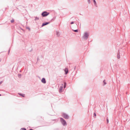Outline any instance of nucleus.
Listing matches in <instances>:
<instances>
[{
    "label": "nucleus",
    "instance_id": "14",
    "mask_svg": "<svg viewBox=\"0 0 130 130\" xmlns=\"http://www.w3.org/2000/svg\"><path fill=\"white\" fill-rule=\"evenodd\" d=\"M18 76L19 78H20L21 77L22 75L21 74H18Z\"/></svg>",
    "mask_w": 130,
    "mask_h": 130
},
{
    "label": "nucleus",
    "instance_id": "24",
    "mask_svg": "<svg viewBox=\"0 0 130 130\" xmlns=\"http://www.w3.org/2000/svg\"><path fill=\"white\" fill-rule=\"evenodd\" d=\"M96 114L95 112H94L93 114V117H96Z\"/></svg>",
    "mask_w": 130,
    "mask_h": 130
},
{
    "label": "nucleus",
    "instance_id": "15",
    "mask_svg": "<svg viewBox=\"0 0 130 130\" xmlns=\"http://www.w3.org/2000/svg\"><path fill=\"white\" fill-rule=\"evenodd\" d=\"M103 83H104V84H103V85L104 86L106 84V83L105 82V80H104L103 81Z\"/></svg>",
    "mask_w": 130,
    "mask_h": 130
},
{
    "label": "nucleus",
    "instance_id": "16",
    "mask_svg": "<svg viewBox=\"0 0 130 130\" xmlns=\"http://www.w3.org/2000/svg\"><path fill=\"white\" fill-rule=\"evenodd\" d=\"M56 35L57 36V37H58L60 35V34H59L58 32L57 31L56 33Z\"/></svg>",
    "mask_w": 130,
    "mask_h": 130
},
{
    "label": "nucleus",
    "instance_id": "4",
    "mask_svg": "<svg viewBox=\"0 0 130 130\" xmlns=\"http://www.w3.org/2000/svg\"><path fill=\"white\" fill-rule=\"evenodd\" d=\"M89 35V34L87 32H85L84 33V35L83 36V38L86 40H87L88 38Z\"/></svg>",
    "mask_w": 130,
    "mask_h": 130
},
{
    "label": "nucleus",
    "instance_id": "30",
    "mask_svg": "<svg viewBox=\"0 0 130 130\" xmlns=\"http://www.w3.org/2000/svg\"><path fill=\"white\" fill-rule=\"evenodd\" d=\"M56 19V17H53V19L54 20L55 19Z\"/></svg>",
    "mask_w": 130,
    "mask_h": 130
},
{
    "label": "nucleus",
    "instance_id": "29",
    "mask_svg": "<svg viewBox=\"0 0 130 130\" xmlns=\"http://www.w3.org/2000/svg\"><path fill=\"white\" fill-rule=\"evenodd\" d=\"M3 81H1L0 82V85L3 83Z\"/></svg>",
    "mask_w": 130,
    "mask_h": 130
},
{
    "label": "nucleus",
    "instance_id": "13",
    "mask_svg": "<svg viewBox=\"0 0 130 130\" xmlns=\"http://www.w3.org/2000/svg\"><path fill=\"white\" fill-rule=\"evenodd\" d=\"M64 85L63 86V87L64 88H66V86L67 85V83H66V82H65L64 83Z\"/></svg>",
    "mask_w": 130,
    "mask_h": 130
},
{
    "label": "nucleus",
    "instance_id": "33",
    "mask_svg": "<svg viewBox=\"0 0 130 130\" xmlns=\"http://www.w3.org/2000/svg\"><path fill=\"white\" fill-rule=\"evenodd\" d=\"M76 68V67H74V70H75V69Z\"/></svg>",
    "mask_w": 130,
    "mask_h": 130
},
{
    "label": "nucleus",
    "instance_id": "12",
    "mask_svg": "<svg viewBox=\"0 0 130 130\" xmlns=\"http://www.w3.org/2000/svg\"><path fill=\"white\" fill-rule=\"evenodd\" d=\"M120 53V52L119 51V53L117 54V58L118 59H119L120 58V55L119 54Z\"/></svg>",
    "mask_w": 130,
    "mask_h": 130
},
{
    "label": "nucleus",
    "instance_id": "27",
    "mask_svg": "<svg viewBox=\"0 0 130 130\" xmlns=\"http://www.w3.org/2000/svg\"><path fill=\"white\" fill-rule=\"evenodd\" d=\"M74 23V22L73 21L71 22L70 23V24H73Z\"/></svg>",
    "mask_w": 130,
    "mask_h": 130
},
{
    "label": "nucleus",
    "instance_id": "22",
    "mask_svg": "<svg viewBox=\"0 0 130 130\" xmlns=\"http://www.w3.org/2000/svg\"><path fill=\"white\" fill-rule=\"evenodd\" d=\"M106 121H107V123H109V122L108 117H107L106 118Z\"/></svg>",
    "mask_w": 130,
    "mask_h": 130
},
{
    "label": "nucleus",
    "instance_id": "36",
    "mask_svg": "<svg viewBox=\"0 0 130 130\" xmlns=\"http://www.w3.org/2000/svg\"><path fill=\"white\" fill-rule=\"evenodd\" d=\"M76 25L77 26V24H76Z\"/></svg>",
    "mask_w": 130,
    "mask_h": 130
},
{
    "label": "nucleus",
    "instance_id": "19",
    "mask_svg": "<svg viewBox=\"0 0 130 130\" xmlns=\"http://www.w3.org/2000/svg\"><path fill=\"white\" fill-rule=\"evenodd\" d=\"M10 22L11 23H13L14 22V19L13 18H12V20H11Z\"/></svg>",
    "mask_w": 130,
    "mask_h": 130
},
{
    "label": "nucleus",
    "instance_id": "1",
    "mask_svg": "<svg viewBox=\"0 0 130 130\" xmlns=\"http://www.w3.org/2000/svg\"><path fill=\"white\" fill-rule=\"evenodd\" d=\"M60 120L63 126H65L67 125V122L63 118H60Z\"/></svg>",
    "mask_w": 130,
    "mask_h": 130
},
{
    "label": "nucleus",
    "instance_id": "11",
    "mask_svg": "<svg viewBox=\"0 0 130 130\" xmlns=\"http://www.w3.org/2000/svg\"><path fill=\"white\" fill-rule=\"evenodd\" d=\"M93 1L94 3V4L95 6L96 7H97L98 6H97V4H96V3L95 0H93Z\"/></svg>",
    "mask_w": 130,
    "mask_h": 130
},
{
    "label": "nucleus",
    "instance_id": "10",
    "mask_svg": "<svg viewBox=\"0 0 130 130\" xmlns=\"http://www.w3.org/2000/svg\"><path fill=\"white\" fill-rule=\"evenodd\" d=\"M18 94L22 97L24 98L25 97V94H22L21 93H19Z\"/></svg>",
    "mask_w": 130,
    "mask_h": 130
},
{
    "label": "nucleus",
    "instance_id": "25",
    "mask_svg": "<svg viewBox=\"0 0 130 130\" xmlns=\"http://www.w3.org/2000/svg\"><path fill=\"white\" fill-rule=\"evenodd\" d=\"M26 28L27 29H28L29 30H30V28L28 27H26Z\"/></svg>",
    "mask_w": 130,
    "mask_h": 130
},
{
    "label": "nucleus",
    "instance_id": "17",
    "mask_svg": "<svg viewBox=\"0 0 130 130\" xmlns=\"http://www.w3.org/2000/svg\"><path fill=\"white\" fill-rule=\"evenodd\" d=\"M72 30H73V31H74L75 32H77L78 31V29H77L76 30L72 29Z\"/></svg>",
    "mask_w": 130,
    "mask_h": 130
},
{
    "label": "nucleus",
    "instance_id": "18",
    "mask_svg": "<svg viewBox=\"0 0 130 130\" xmlns=\"http://www.w3.org/2000/svg\"><path fill=\"white\" fill-rule=\"evenodd\" d=\"M39 18H38L37 17H36L35 18V19L34 20L36 21H37V20H39Z\"/></svg>",
    "mask_w": 130,
    "mask_h": 130
},
{
    "label": "nucleus",
    "instance_id": "34",
    "mask_svg": "<svg viewBox=\"0 0 130 130\" xmlns=\"http://www.w3.org/2000/svg\"><path fill=\"white\" fill-rule=\"evenodd\" d=\"M21 30H23V29H22V28H21Z\"/></svg>",
    "mask_w": 130,
    "mask_h": 130
},
{
    "label": "nucleus",
    "instance_id": "38",
    "mask_svg": "<svg viewBox=\"0 0 130 130\" xmlns=\"http://www.w3.org/2000/svg\"><path fill=\"white\" fill-rule=\"evenodd\" d=\"M1 61V60H0V61Z\"/></svg>",
    "mask_w": 130,
    "mask_h": 130
},
{
    "label": "nucleus",
    "instance_id": "26",
    "mask_svg": "<svg viewBox=\"0 0 130 130\" xmlns=\"http://www.w3.org/2000/svg\"><path fill=\"white\" fill-rule=\"evenodd\" d=\"M37 61H39L40 60V59H39V57H37Z\"/></svg>",
    "mask_w": 130,
    "mask_h": 130
},
{
    "label": "nucleus",
    "instance_id": "2",
    "mask_svg": "<svg viewBox=\"0 0 130 130\" xmlns=\"http://www.w3.org/2000/svg\"><path fill=\"white\" fill-rule=\"evenodd\" d=\"M49 14V12H48L46 11H44L41 13V15L43 17H45L47 16Z\"/></svg>",
    "mask_w": 130,
    "mask_h": 130
},
{
    "label": "nucleus",
    "instance_id": "31",
    "mask_svg": "<svg viewBox=\"0 0 130 130\" xmlns=\"http://www.w3.org/2000/svg\"><path fill=\"white\" fill-rule=\"evenodd\" d=\"M10 51V50L9 49L8 51V54H9Z\"/></svg>",
    "mask_w": 130,
    "mask_h": 130
},
{
    "label": "nucleus",
    "instance_id": "28",
    "mask_svg": "<svg viewBox=\"0 0 130 130\" xmlns=\"http://www.w3.org/2000/svg\"><path fill=\"white\" fill-rule=\"evenodd\" d=\"M54 20L53 19H52L51 20V22H52Z\"/></svg>",
    "mask_w": 130,
    "mask_h": 130
},
{
    "label": "nucleus",
    "instance_id": "6",
    "mask_svg": "<svg viewBox=\"0 0 130 130\" xmlns=\"http://www.w3.org/2000/svg\"><path fill=\"white\" fill-rule=\"evenodd\" d=\"M50 23V22H45L42 23L41 26L43 27L44 26Z\"/></svg>",
    "mask_w": 130,
    "mask_h": 130
},
{
    "label": "nucleus",
    "instance_id": "23",
    "mask_svg": "<svg viewBox=\"0 0 130 130\" xmlns=\"http://www.w3.org/2000/svg\"><path fill=\"white\" fill-rule=\"evenodd\" d=\"M88 3L89 4L91 3V1L90 0H87Z\"/></svg>",
    "mask_w": 130,
    "mask_h": 130
},
{
    "label": "nucleus",
    "instance_id": "5",
    "mask_svg": "<svg viewBox=\"0 0 130 130\" xmlns=\"http://www.w3.org/2000/svg\"><path fill=\"white\" fill-rule=\"evenodd\" d=\"M63 84H62L59 89V92H62L63 89Z\"/></svg>",
    "mask_w": 130,
    "mask_h": 130
},
{
    "label": "nucleus",
    "instance_id": "8",
    "mask_svg": "<svg viewBox=\"0 0 130 130\" xmlns=\"http://www.w3.org/2000/svg\"><path fill=\"white\" fill-rule=\"evenodd\" d=\"M125 51V48H120V50H118V51H120V52H124Z\"/></svg>",
    "mask_w": 130,
    "mask_h": 130
},
{
    "label": "nucleus",
    "instance_id": "7",
    "mask_svg": "<svg viewBox=\"0 0 130 130\" xmlns=\"http://www.w3.org/2000/svg\"><path fill=\"white\" fill-rule=\"evenodd\" d=\"M64 71L65 72V74L66 75L67 74L69 71L68 69L67 68H65L64 70Z\"/></svg>",
    "mask_w": 130,
    "mask_h": 130
},
{
    "label": "nucleus",
    "instance_id": "37",
    "mask_svg": "<svg viewBox=\"0 0 130 130\" xmlns=\"http://www.w3.org/2000/svg\"><path fill=\"white\" fill-rule=\"evenodd\" d=\"M80 25H81V24L80 23Z\"/></svg>",
    "mask_w": 130,
    "mask_h": 130
},
{
    "label": "nucleus",
    "instance_id": "35",
    "mask_svg": "<svg viewBox=\"0 0 130 130\" xmlns=\"http://www.w3.org/2000/svg\"><path fill=\"white\" fill-rule=\"evenodd\" d=\"M1 94H0V96H1Z\"/></svg>",
    "mask_w": 130,
    "mask_h": 130
},
{
    "label": "nucleus",
    "instance_id": "32",
    "mask_svg": "<svg viewBox=\"0 0 130 130\" xmlns=\"http://www.w3.org/2000/svg\"><path fill=\"white\" fill-rule=\"evenodd\" d=\"M29 130H34L32 129H30Z\"/></svg>",
    "mask_w": 130,
    "mask_h": 130
},
{
    "label": "nucleus",
    "instance_id": "20",
    "mask_svg": "<svg viewBox=\"0 0 130 130\" xmlns=\"http://www.w3.org/2000/svg\"><path fill=\"white\" fill-rule=\"evenodd\" d=\"M20 130H26V129L25 128H21Z\"/></svg>",
    "mask_w": 130,
    "mask_h": 130
},
{
    "label": "nucleus",
    "instance_id": "3",
    "mask_svg": "<svg viewBox=\"0 0 130 130\" xmlns=\"http://www.w3.org/2000/svg\"><path fill=\"white\" fill-rule=\"evenodd\" d=\"M62 116L66 119H69V117L68 115L65 113H62Z\"/></svg>",
    "mask_w": 130,
    "mask_h": 130
},
{
    "label": "nucleus",
    "instance_id": "9",
    "mask_svg": "<svg viewBox=\"0 0 130 130\" xmlns=\"http://www.w3.org/2000/svg\"><path fill=\"white\" fill-rule=\"evenodd\" d=\"M41 82L44 83L45 84L46 83V81L45 78H42L41 80Z\"/></svg>",
    "mask_w": 130,
    "mask_h": 130
},
{
    "label": "nucleus",
    "instance_id": "21",
    "mask_svg": "<svg viewBox=\"0 0 130 130\" xmlns=\"http://www.w3.org/2000/svg\"><path fill=\"white\" fill-rule=\"evenodd\" d=\"M52 120L53 121H56L57 122L58 121V120L57 119H55Z\"/></svg>",
    "mask_w": 130,
    "mask_h": 130
}]
</instances>
